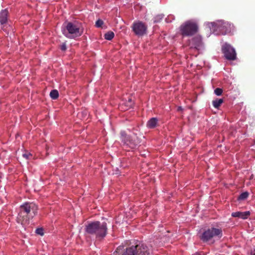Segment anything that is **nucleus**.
Listing matches in <instances>:
<instances>
[{
    "label": "nucleus",
    "mask_w": 255,
    "mask_h": 255,
    "mask_svg": "<svg viewBox=\"0 0 255 255\" xmlns=\"http://www.w3.org/2000/svg\"><path fill=\"white\" fill-rule=\"evenodd\" d=\"M107 224L106 222L95 221L88 224L86 226L85 231L86 233L99 239H103L107 234Z\"/></svg>",
    "instance_id": "nucleus-2"
},
{
    "label": "nucleus",
    "mask_w": 255,
    "mask_h": 255,
    "mask_svg": "<svg viewBox=\"0 0 255 255\" xmlns=\"http://www.w3.org/2000/svg\"><path fill=\"white\" fill-rule=\"evenodd\" d=\"M164 17V15L162 14L157 15L154 17V22H159Z\"/></svg>",
    "instance_id": "nucleus-18"
},
{
    "label": "nucleus",
    "mask_w": 255,
    "mask_h": 255,
    "mask_svg": "<svg viewBox=\"0 0 255 255\" xmlns=\"http://www.w3.org/2000/svg\"><path fill=\"white\" fill-rule=\"evenodd\" d=\"M61 50L65 51L66 50V45L65 43H63L60 47Z\"/></svg>",
    "instance_id": "nucleus-25"
},
{
    "label": "nucleus",
    "mask_w": 255,
    "mask_h": 255,
    "mask_svg": "<svg viewBox=\"0 0 255 255\" xmlns=\"http://www.w3.org/2000/svg\"><path fill=\"white\" fill-rule=\"evenodd\" d=\"M223 92V90L222 89H220V88H216L215 90H214V93L215 94L217 95V96H220L222 94Z\"/></svg>",
    "instance_id": "nucleus-21"
},
{
    "label": "nucleus",
    "mask_w": 255,
    "mask_h": 255,
    "mask_svg": "<svg viewBox=\"0 0 255 255\" xmlns=\"http://www.w3.org/2000/svg\"><path fill=\"white\" fill-rule=\"evenodd\" d=\"M121 140L124 147L130 149L136 148L140 143L139 139L136 134H128L125 131L121 132Z\"/></svg>",
    "instance_id": "nucleus-5"
},
{
    "label": "nucleus",
    "mask_w": 255,
    "mask_h": 255,
    "mask_svg": "<svg viewBox=\"0 0 255 255\" xmlns=\"http://www.w3.org/2000/svg\"><path fill=\"white\" fill-rule=\"evenodd\" d=\"M222 236V231L221 229L212 228L204 232L201 237V239L203 242H208L213 238H221Z\"/></svg>",
    "instance_id": "nucleus-8"
},
{
    "label": "nucleus",
    "mask_w": 255,
    "mask_h": 255,
    "mask_svg": "<svg viewBox=\"0 0 255 255\" xmlns=\"http://www.w3.org/2000/svg\"><path fill=\"white\" fill-rule=\"evenodd\" d=\"M38 208L33 202H26L20 206L17 217V222L21 224L28 223L37 213Z\"/></svg>",
    "instance_id": "nucleus-1"
},
{
    "label": "nucleus",
    "mask_w": 255,
    "mask_h": 255,
    "mask_svg": "<svg viewBox=\"0 0 255 255\" xmlns=\"http://www.w3.org/2000/svg\"><path fill=\"white\" fill-rule=\"evenodd\" d=\"M198 30V26L194 21L188 20L180 26V31L183 36H191Z\"/></svg>",
    "instance_id": "nucleus-7"
},
{
    "label": "nucleus",
    "mask_w": 255,
    "mask_h": 255,
    "mask_svg": "<svg viewBox=\"0 0 255 255\" xmlns=\"http://www.w3.org/2000/svg\"><path fill=\"white\" fill-rule=\"evenodd\" d=\"M191 48H194L197 49H200L202 47V42L201 36H197L194 37L190 42Z\"/></svg>",
    "instance_id": "nucleus-11"
},
{
    "label": "nucleus",
    "mask_w": 255,
    "mask_h": 255,
    "mask_svg": "<svg viewBox=\"0 0 255 255\" xmlns=\"http://www.w3.org/2000/svg\"><path fill=\"white\" fill-rule=\"evenodd\" d=\"M128 103H129V106H131V105L132 104V101H131V99H129L128 100Z\"/></svg>",
    "instance_id": "nucleus-26"
},
{
    "label": "nucleus",
    "mask_w": 255,
    "mask_h": 255,
    "mask_svg": "<svg viewBox=\"0 0 255 255\" xmlns=\"http://www.w3.org/2000/svg\"><path fill=\"white\" fill-rule=\"evenodd\" d=\"M222 51L226 58L230 60H234L236 58V53L235 49L230 44L225 43L222 46Z\"/></svg>",
    "instance_id": "nucleus-9"
},
{
    "label": "nucleus",
    "mask_w": 255,
    "mask_h": 255,
    "mask_svg": "<svg viewBox=\"0 0 255 255\" xmlns=\"http://www.w3.org/2000/svg\"><path fill=\"white\" fill-rule=\"evenodd\" d=\"M50 96L52 99H56L59 96L58 91L56 90H52L50 93Z\"/></svg>",
    "instance_id": "nucleus-17"
},
{
    "label": "nucleus",
    "mask_w": 255,
    "mask_h": 255,
    "mask_svg": "<svg viewBox=\"0 0 255 255\" xmlns=\"http://www.w3.org/2000/svg\"><path fill=\"white\" fill-rule=\"evenodd\" d=\"M36 233L37 234L40 235L41 236H42L44 234L43 230V229L42 228L37 229L36 230Z\"/></svg>",
    "instance_id": "nucleus-23"
},
{
    "label": "nucleus",
    "mask_w": 255,
    "mask_h": 255,
    "mask_svg": "<svg viewBox=\"0 0 255 255\" xmlns=\"http://www.w3.org/2000/svg\"><path fill=\"white\" fill-rule=\"evenodd\" d=\"M223 103V99H217L213 101L212 104L214 108H218Z\"/></svg>",
    "instance_id": "nucleus-15"
},
{
    "label": "nucleus",
    "mask_w": 255,
    "mask_h": 255,
    "mask_svg": "<svg viewBox=\"0 0 255 255\" xmlns=\"http://www.w3.org/2000/svg\"><path fill=\"white\" fill-rule=\"evenodd\" d=\"M174 19V16L172 15H170L167 16V18L165 19V21L166 22H170L172 21V20Z\"/></svg>",
    "instance_id": "nucleus-22"
},
{
    "label": "nucleus",
    "mask_w": 255,
    "mask_h": 255,
    "mask_svg": "<svg viewBox=\"0 0 255 255\" xmlns=\"http://www.w3.org/2000/svg\"><path fill=\"white\" fill-rule=\"evenodd\" d=\"M63 34L69 38H74L82 35L83 31L78 25L72 22H68L62 29Z\"/></svg>",
    "instance_id": "nucleus-6"
},
{
    "label": "nucleus",
    "mask_w": 255,
    "mask_h": 255,
    "mask_svg": "<svg viewBox=\"0 0 255 255\" xmlns=\"http://www.w3.org/2000/svg\"><path fill=\"white\" fill-rule=\"evenodd\" d=\"M250 215L249 211H246L244 212H236L232 213V216L234 217H238L243 219H247L248 216Z\"/></svg>",
    "instance_id": "nucleus-12"
},
{
    "label": "nucleus",
    "mask_w": 255,
    "mask_h": 255,
    "mask_svg": "<svg viewBox=\"0 0 255 255\" xmlns=\"http://www.w3.org/2000/svg\"><path fill=\"white\" fill-rule=\"evenodd\" d=\"M103 24H104V22L101 19H98L96 22V26L97 27H101Z\"/></svg>",
    "instance_id": "nucleus-20"
},
{
    "label": "nucleus",
    "mask_w": 255,
    "mask_h": 255,
    "mask_svg": "<svg viewBox=\"0 0 255 255\" xmlns=\"http://www.w3.org/2000/svg\"><path fill=\"white\" fill-rule=\"evenodd\" d=\"M132 28L134 33L139 36L143 35L147 29L146 26L141 21L134 22Z\"/></svg>",
    "instance_id": "nucleus-10"
},
{
    "label": "nucleus",
    "mask_w": 255,
    "mask_h": 255,
    "mask_svg": "<svg viewBox=\"0 0 255 255\" xmlns=\"http://www.w3.org/2000/svg\"><path fill=\"white\" fill-rule=\"evenodd\" d=\"M251 255H255V250L251 252Z\"/></svg>",
    "instance_id": "nucleus-27"
},
{
    "label": "nucleus",
    "mask_w": 255,
    "mask_h": 255,
    "mask_svg": "<svg viewBox=\"0 0 255 255\" xmlns=\"http://www.w3.org/2000/svg\"><path fill=\"white\" fill-rule=\"evenodd\" d=\"M211 31L216 34H226L231 32L233 26L228 22L218 20L216 22L208 23Z\"/></svg>",
    "instance_id": "nucleus-3"
},
{
    "label": "nucleus",
    "mask_w": 255,
    "mask_h": 255,
    "mask_svg": "<svg viewBox=\"0 0 255 255\" xmlns=\"http://www.w3.org/2000/svg\"><path fill=\"white\" fill-rule=\"evenodd\" d=\"M249 196V193L247 192L242 193L239 197V199L243 200L247 198Z\"/></svg>",
    "instance_id": "nucleus-19"
},
{
    "label": "nucleus",
    "mask_w": 255,
    "mask_h": 255,
    "mask_svg": "<svg viewBox=\"0 0 255 255\" xmlns=\"http://www.w3.org/2000/svg\"><path fill=\"white\" fill-rule=\"evenodd\" d=\"M157 123V119L155 118H151L147 123V126L149 128H154L156 127Z\"/></svg>",
    "instance_id": "nucleus-14"
},
{
    "label": "nucleus",
    "mask_w": 255,
    "mask_h": 255,
    "mask_svg": "<svg viewBox=\"0 0 255 255\" xmlns=\"http://www.w3.org/2000/svg\"><path fill=\"white\" fill-rule=\"evenodd\" d=\"M8 10L7 9L2 10L0 12V22L1 24H4L7 21Z\"/></svg>",
    "instance_id": "nucleus-13"
},
{
    "label": "nucleus",
    "mask_w": 255,
    "mask_h": 255,
    "mask_svg": "<svg viewBox=\"0 0 255 255\" xmlns=\"http://www.w3.org/2000/svg\"><path fill=\"white\" fill-rule=\"evenodd\" d=\"M180 110H182V108H181V107H178V111H180Z\"/></svg>",
    "instance_id": "nucleus-28"
},
{
    "label": "nucleus",
    "mask_w": 255,
    "mask_h": 255,
    "mask_svg": "<svg viewBox=\"0 0 255 255\" xmlns=\"http://www.w3.org/2000/svg\"><path fill=\"white\" fill-rule=\"evenodd\" d=\"M32 155L29 153H25L22 154V156L26 159H28L29 156H31Z\"/></svg>",
    "instance_id": "nucleus-24"
},
{
    "label": "nucleus",
    "mask_w": 255,
    "mask_h": 255,
    "mask_svg": "<svg viewBox=\"0 0 255 255\" xmlns=\"http://www.w3.org/2000/svg\"><path fill=\"white\" fill-rule=\"evenodd\" d=\"M194 255H200L198 253H196V254H194Z\"/></svg>",
    "instance_id": "nucleus-29"
},
{
    "label": "nucleus",
    "mask_w": 255,
    "mask_h": 255,
    "mask_svg": "<svg viewBox=\"0 0 255 255\" xmlns=\"http://www.w3.org/2000/svg\"><path fill=\"white\" fill-rule=\"evenodd\" d=\"M117 252H115L113 255H117ZM122 255H150L148 247L144 243L139 242L126 248Z\"/></svg>",
    "instance_id": "nucleus-4"
},
{
    "label": "nucleus",
    "mask_w": 255,
    "mask_h": 255,
    "mask_svg": "<svg viewBox=\"0 0 255 255\" xmlns=\"http://www.w3.org/2000/svg\"><path fill=\"white\" fill-rule=\"evenodd\" d=\"M114 35L115 34L113 32L109 31L106 33H105L104 37L106 39L111 40L114 38Z\"/></svg>",
    "instance_id": "nucleus-16"
}]
</instances>
